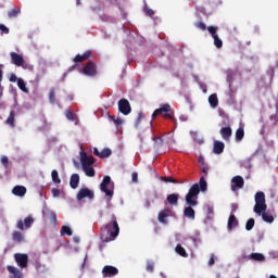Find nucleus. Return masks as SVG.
<instances>
[{
	"instance_id": "1",
	"label": "nucleus",
	"mask_w": 278,
	"mask_h": 278,
	"mask_svg": "<svg viewBox=\"0 0 278 278\" xmlns=\"http://www.w3.org/2000/svg\"><path fill=\"white\" fill-rule=\"evenodd\" d=\"M118 233H121V227H118L116 215L113 214L111 215V222L101 228L100 238L102 242H112V240L118 238Z\"/></svg>"
},
{
	"instance_id": "2",
	"label": "nucleus",
	"mask_w": 278,
	"mask_h": 278,
	"mask_svg": "<svg viewBox=\"0 0 278 278\" xmlns=\"http://www.w3.org/2000/svg\"><path fill=\"white\" fill-rule=\"evenodd\" d=\"M199 192H201V188L199 187V184H194L189 189V192L186 194L185 201L187 205H191V206L199 205V202L197 201V199H199Z\"/></svg>"
},
{
	"instance_id": "3",
	"label": "nucleus",
	"mask_w": 278,
	"mask_h": 278,
	"mask_svg": "<svg viewBox=\"0 0 278 278\" xmlns=\"http://www.w3.org/2000/svg\"><path fill=\"white\" fill-rule=\"evenodd\" d=\"M160 114L163 115V118H166L167 121H174V116H173V111L170 110V104L165 103L162 104L160 109H156L153 113H152V121H155V118H157V116H160Z\"/></svg>"
},
{
	"instance_id": "4",
	"label": "nucleus",
	"mask_w": 278,
	"mask_h": 278,
	"mask_svg": "<svg viewBox=\"0 0 278 278\" xmlns=\"http://www.w3.org/2000/svg\"><path fill=\"white\" fill-rule=\"evenodd\" d=\"M266 208H267L266 195L262 191L256 192L255 193V205H254L255 214L262 215V212H266Z\"/></svg>"
},
{
	"instance_id": "5",
	"label": "nucleus",
	"mask_w": 278,
	"mask_h": 278,
	"mask_svg": "<svg viewBox=\"0 0 278 278\" xmlns=\"http://www.w3.org/2000/svg\"><path fill=\"white\" fill-rule=\"evenodd\" d=\"M101 192H104L105 197L112 199L114 197V184L112 182V178L110 176H105L100 184Z\"/></svg>"
},
{
	"instance_id": "6",
	"label": "nucleus",
	"mask_w": 278,
	"mask_h": 278,
	"mask_svg": "<svg viewBox=\"0 0 278 278\" xmlns=\"http://www.w3.org/2000/svg\"><path fill=\"white\" fill-rule=\"evenodd\" d=\"M118 111L121 114H124V116H128V114H131V104H129V100L123 98L118 101Z\"/></svg>"
},
{
	"instance_id": "7",
	"label": "nucleus",
	"mask_w": 278,
	"mask_h": 278,
	"mask_svg": "<svg viewBox=\"0 0 278 278\" xmlns=\"http://www.w3.org/2000/svg\"><path fill=\"white\" fill-rule=\"evenodd\" d=\"M83 73L87 77H96V75H97V64L94 63V61L87 62V64L83 68Z\"/></svg>"
},
{
	"instance_id": "8",
	"label": "nucleus",
	"mask_w": 278,
	"mask_h": 278,
	"mask_svg": "<svg viewBox=\"0 0 278 278\" xmlns=\"http://www.w3.org/2000/svg\"><path fill=\"white\" fill-rule=\"evenodd\" d=\"M14 260L20 268H27V264H29V255L27 254L15 253Z\"/></svg>"
},
{
	"instance_id": "9",
	"label": "nucleus",
	"mask_w": 278,
	"mask_h": 278,
	"mask_svg": "<svg viewBox=\"0 0 278 278\" xmlns=\"http://www.w3.org/2000/svg\"><path fill=\"white\" fill-rule=\"evenodd\" d=\"M34 225V217L28 216L24 219H20L16 223V228L20 229L21 231H24V229H29Z\"/></svg>"
},
{
	"instance_id": "10",
	"label": "nucleus",
	"mask_w": 278,
	"mask_h": 278,
	"mask_svg": "<svg viewBox=\"0 0 278 278\" xmlns=\"http://www.w3.org/2000/svg\"><path fill=\"white\" fill-rule=\"evenodd\" d=\"M244 188V178L242 176H235L231 178V191L236 192L237 190H240Z\"/></svg>"
},
{
	"instance_id": "11",
	"label": "nucleus",
	"mask_w": 278,
	"mask_h": 278,
	"mask_svg": "<svg viewBox=\"0 0 278 278\" xmlns=\"http://www.w3.org/2000/svg\"><path fill=\"white\" fill-rule=\"evenodd\" d=\"M102 275L104 278L106 277H116L118 275V268L112 266V265H105L102 268Z\"/></svg>"
},
{
	"instance_id": "12",
	"label": "nucleus",
	"mask_w": 278,
	"mask_h": 278,
	"mask_svg": "<svg viewBox=\"0 0 278 278\" xmlns=\"http://www.w3.org/2000/svg\"><path fill=\"white\" fill-rule=\"evenodd\" d=\"M10 58H11V63H13L15 66H18V67L25 66V59L23 58V55L16 52H11Z\"/></svg>"
},
{
	"instance_id": "13",
	"label": "nucleus",
	"mask_w": 278,
	"mask_h": 278,
	"mask_svg": "<svg viewBox=\"0 0 278 278\" xmlns=\"http://www.w3.org/2000/svg\"><path fill=\"white\" fill-rule=\"evenodd\" d=\"M84 199H94V192L88 188H81L77 193V200L81 201Z\"/></svg>"
},
{
	"instance_id": "14",
	"label": "nucleus",
	"mask_w": 278,
	"mask_h": 278,
	"mask_svg": "<svg viewBox=\"0 0 278 278\" xmlns=\"http://www.w3.org/2000/svg\"><path fill=\"white\" fill-rule=\"evenodd\" d=\"M173 214V211L170 208H164L159 213V223H162V225H168V216Z\"/></svg>"
},
{
	"instance_id": "15",
	"label": "nucleus",
	"mask_w": 278,
	"mask_h": 278,
	"mask_svg": "<svg viewBox=\"0 0 278 278\" xmlns=\"http://www.w3.org/2000/svg\"><path fill=\"white\" fill-rule=\"evenodd\" d=\"M80 162H81V166H92V164H94V162H97V160L94 159V156L92 155H89L87 156L86 155V152H83L80 154Z\"/></svg>"
},
{
	"instance_id": "16",
	"label": "nucleus",
	"mask_w": 278,
	"mask_h": 278,
	"mask_svg": "<svg viewBox=\"0 0 278 278\" xmlns=\"http://www.w3.org/2000/svg\"><path fill=\"white\" fill-rule=\"evenodd\" d=\"M219 134L223 140H225L226 142H229V140H231V135L233 134V131L231 130V127L227 126V127H222L219 130Z\"/></svg>"
},
{
	"instance_id": "17",
	"label": "nucleus",
	"mask_w": 278,
	"mask_h": 278,
	"mask_svg": "<svg viewBox=\"0 0 278 278\" xmlns=\"http://www.w3.org/2000/svg\"><path fill=\"white\" fill-rule=\"evenodd\" d=\"M157 199V194L156 193H152L149 194L143 203V207H146V210H150L151 205L153 203H155V200Z\"/></svg>"
},
{
	"instance_id": "18",
	"label": "nucleus",
	"mask_w": 278,
	"mask_h": 278,
	"mask_svg": "<svg viewBox=\"0 0 278 278\" xmlns=\"http://www.w3.org/2000/svg\"><path fill=\"white\" fill-rule=\"evenodd\" d=\"M92 55V51L87 50L84 54H77L74 58V62L79 63V62H86V60H89V58Z\"/></svg>"
},
{
	"instance_id": "19",
	"label": "nucleus",
	"mask_w": 278,
	"mask_h": 278,
	"mask_svg": "<svg viewBox=\"0 0 278 278\" xmlns=\"http://www.w3.org/2000/svg\"><path fill=\"white\" fill-rule=\"evenodd\" d=\"M225 151V143L222 141H215L213 147V153L220 155Z\"/></svg>"
},
{
	"instance_id": "20",
	"label": "nucleus",
	"mask_w": 278,
	"mask_h": 278,
	"mask_svg": "<svg viewBox=\"0 0 278 278\" xmlns=\"http://www.w3.org/2000/svg\"><path fill=\"white\" fill-rule=\"evenodd\" d=\"M7 270L9 273H11V275H13L12 278H23V273H21V270H18V268H16V267H14L12 265H9L7 267Z\"/></svg>"
},
{
	"instance_id": "21",
	"label": "nucleus",
	"mask_w": 278,
	"mask_h": 278,
	"mask_svg": "<svg viewBox=\"0 0 278 278\" xmlns=\"http://www.w3.org/2000/svg\"><path fill=\"white\" fill-rule=\"evenodd\" d=\"M70 186L73 190L79 187V174H73L70 178Z\"/></svg>"
},
{
	"instance_id": "22",
	"label": "nucleus",
	"mask_w": 278,
	"mask_h": 278,
	"mask_svg": "<svg viewBox=\"0 0 278 278\" xmlns=\"http://www.w3.org/2000/svg\"><path fill=\"white\" fill-rule=\"evenodd\" d=\"M12 192L15 197H23L24 194H27V188L23 186H15Z\"/></svg>"
},
{
	"instance_id": "23",
	"label": "nucleus",
	"mask_w": 278,
	"mask_h": 278,
	"mask_svg": "<svg viewBox=\"0 0 278 278\" xmlns=\"http://www.w3.org/2000/svg\"><path fill=\"white\" fill-rule=\"evenodd\" d=\"M184 215L186 216V218H190V220H194L195 213H194V208H192V205L185 207Z\"/></svg>"
},
{
	"instance_id": "24",
	"label": "nucleus",
	"mask_w": 278,
	"mask_h": 278,
	"mask_svg": "<svg viewBox=\"0 0 278 278\" xmlns=\"http://www.w3.org/2000/svg\"><path fill=\"white\" fill-rule=\"evenodd\" d=\"M65 116L67 121H72L73 123H75V125H79V117H77V114L73 113V111L67 110L65 112Z\"/></svg>"
},
{
	"instance_id": "25",
	"label": "nucleus",
	"mask_w": 278,
	"mask_h": 278,
	"mask_svg": "<svg viewBox=\"0 0 278 278\" xmlns=\"http://www.w3.org/2000/svg\"><path fill=\"white\" fill-rule=\"evenodd\" d=\"M249 258L253 262H266V256H264L262 253H251Z\"/></svg>"
},
{
	"instance_id": "26",
	"label": "nucleus",
	"mask_w": 278,
	"mask_h": 278,
	"mask_svg": "<svg viewBox=\"0 0 278 278\" xmlns=\"http://www.w3.org/2000/svg\"><path fill=\"white\" fill-rule=\"evenodd\" d=\"M16 118V112L11 111L9 114V117L7 118L5 123L9 125V127H15V119Z\"/></svg>"
},
{
	"instance_id": "27",
	"label": "nucleus",
	"mask_w": 278,
	"mask_h": 278,
	"mask_svg": "<svg viewBox=\"0 0 278 278\" xmlns=\"http://www.w3.org/2000/svg\"><path fill=\"white\" fill-rule=\"evenodd\" d=\"M12 240H13V242H18V243H21V242H24L25 236H23L21 231L15 230V231H13V233H12Z\"/></svg>"
},
{
	"instance_id": "28",
	"label": "nucleus",
	"mask_w": 278,
	"mask_h": 278,
	"mask_svg": "<svg viewBox=\"0 0 278 278\" xmlns=\"http://www.w3.org/2000/svg\"><path fill=\"white\" fill-rule=\"evenodd\" d=\"M167 202L169 205H178L179 203V194L177 193H172L167 195Z\"/></svg>"
},
{
	"instance_id": "29",
	"label": "nucleus",
	"mask_w": 278,
	"mask_h": 278,
	"mask_svg": "<svg viewBox=\"0 0 278 278\" xmlns=\"http://www.w3.org/2000/svg\"><path fill=\"white\" fill-rule=\"evenodd\" d=\"M83 170L87 177H94L96 175L94 167L90 165H83Z\"/></svg>"
},
{
	"instance_id": "30",
	"label": "nucleus",
	"mask_w": 278,
	"mask_h": 278,
	"mask_svg": "<svg viewBox=\"0 0 278 278\" xmlns=\"http://www.w3.org/2000/svg\"><path fill=\"white\" fill-rule=\"evenodd\" d=\"M233 227H238V218H236V215L231 214L228 218V229L231 231Z\"/></svg>"
},
{
	"instance_id": "31",
	"label": "nucleus",
	"mask_w": 278,
	"mask_h": 278,
	"mask_svg": "<svg viewBox=\"0 0 278 278\" xmlns=\"http://www.w3.org/2000/svg\"><path fill=\"white\" fill-rule=\"evenodd\" d=\"M208 103L211 108H218V96L213 93L208 97Z\"/></svg>"
},
{
	"instance_id": "32",
	"label": "nucleus",
	"mask_w": 278,
	"mask_h": 278,
	"mask_svg": "<svg viewBox=\"0 0 278 278\" xmlns=\"http://www.w3.org/2000/svg\"><path fill=\"white\" fill-rule=\"evenodd\" d=\"M175 251L181 257H188V252H186V249H184V247H181V244L178 243L175 248Z\"/></svg>"
},
{
	"instance_id": "33",
	"label": "nucleus",
	"mask_w": 278,
	"mask_h": 278,
	"mask_svg": "<svg viewBox=\"0 0 278 278\" xmlns=\"http://www.w3.org/2000/svg\"><path fill=\"white\" fill-rule=\"evenodd\" d=\"M154 149H162L164 147V139L162 137H153Z\"/></svg>"
},
{
	"instance_id": "34",
	"label": "nucleus",
	"mask_w": 278,
	"mask_h": 278,
	"mask_svg": "<svg viewBox=\"0 0 278 278\" xmlns=\"http://www.w3.org/2000/svg\"><path fill=\"white\" fill-rule=\"evenodd\" d=\"M262 218L265 223H274L275 217H273V215L266 213V211H262Z\"/></svg>"
},
{
	"instance_id": "35",
	"label": "nucleus",
	"mask_w": 278,
	"mask_h": 278,
	"mask_svg": "<svg viewBox=\"0 0 278 278\" xmlns=\"http://www.w3.org/2000/svg\"><path fill=\"white\" fill-rule=\"evenodd\" d=\"M17 87L20 88V90H22V92H29V89H27V86L25 84V80H23V78L17 79Z\"/></svg>"
},
{
	"instance_id": "36",
	"label": "nucleus",
	"mask_w": 278,
	"mask_h": 278,
	"mask_svg": "<svg viewBox=\"0 0 278 278\" xmlns=\"http://www.w3.org/2000/svg\"><path fill=\"white\" fill-rule=\"evenodd\" d=\"M51 177H52L53 184H62V180L60 179V174L58 173V169H53L51 172Z\"/></svg>"
},
{
	"instance_id": "37",
	"label": "nucleus",
	"mask_w": 278,
	"mask_h": 278,
	"mask_svg": "<svg viewBox=\"0 0 278 278\" xmlns=\"http://www.w3.org/2000/svg\"><path fill=\"white\" fill-rule=\"evenodd\" d=\"M21 14V9L20 8H14L13 10L8 12L9 18H16Z\"/></svg>"
},
{
	"instance_id": "38",
	"label": "nucleus",
	"mask_w": 278,
	"mask_h": 278,
	"mask_svg": "<svg viewBox=\"0 0 278 278\" xmlns=\"http://www.w3.org/2000/svg\"><path fill=\"white\" fill-rule=\"evenodd\" d=\"M244 138V128H239L236 131V141L241 142V140Z\"/></svg>"
},
{
	"instance_id": "39",
	"label": "nucleus",
	"mask_w": 278,
	"mask_h": 278,
	"mask_svg": "<svg viewBox=\"0 0 278 278\" xmlns=\"http://www.w3.org/2000/svg\"><path fill=\"white\" fill-rule=\"evenodd\" d=\"M60 233L61 236H73V230L68 226H62Z\"/></svg>"
},
{
	"instance_id": "40",
	"label": "nucleus",
	"mask_w": 278,
	"mask_h": 278,
	"mask_svg": "<svg viewBox=\"0 0 278 278\" xmlns=\"http://www.w3.org/2000/svg\"><path fill=\"white\" fill-rule=\"evenodd\" d=\"M199 184H200V186H199L200 190H201L202 192H205V190H207V181H205V176H202V177L200 178Z\"/></svg>"
},
{
	"instance_id": "41",
	"label": "nucleus",
	"mask_w": 278,
	"mask_h": 278,
	"mask_svg": "<svg viewBox=\"0 0 278 278\" xmlns=\"http://www.w3.org/2000/svg\"><path fill=\"white\" fill-rule=\"evenodd\" d=\"M109 118L114 123V125H116V127H121V125H123V119L121 117L109 115Z\"/></svg>"
},
{
	"instance_id": "42",
	"label": "nucleus",
	"mask_w": 278,
	"mask_h": 278,
	"mask_svg": "<svg viewBox=\"0 0 278 278\" xmlns=\"http://www.w3.org/2000/svg\"><path fill=\"white\" fill-rule=\"evenodd\" d=\"M48 218L51 225H58V215L55 214V212H50Z\"/></svg>"
},
{
	"instance_id": "43",
	"label": "nucleus",
	"mask_w": 278,
	"mask_h": 278,
	"mask_svg": "<svg viewBox=\"0 0 278 278\" xmlns=\"http://www.w3.org/2000/svg\"><path fill=\"white\" fill-rule=\"evenodd\" d=\"M110 155H112V150L110 148H104L101 152H100V157L103 160L105 157H110Z\"/></svg>"
},
{
	"instance_id": "44",
	"label": "nucleus",
	"mask_w": 278,
	"mask_h": 278,
	"mask_svg": "<svg viewBox=\"0 0 278 278\" xmlns=\"http://www.w3.org/2000/svg\"><path fill=\"white\" fill-rule=\"evenodd\" d=\"M206 29L211 34L212 38H216V36H218V26H208Z\"/></svg>"
},
{
	"instance_id": "45",
	"label": "nucleus",
	"mask_w": 278,
	"mask_h": 278,
	"mask_svg": "<svg viewBox=\"0 0 278 278\" xmlns=\"http://www.w3.org/2000/svg\"><path fill=\"white\" fill-rule=\"evenodd\" d=\"M213 40L216 49H223V40L220 39V37H218V35L213 37Z\"/></svg>"
},
{
	"instance_id": "46",
	"label": "nucleus",
	"mask_w": 278,
	"mask_h": 278,
	"mask_svg": "<svg viewBox=\"0 0 278 278\" xmlns=\"http://www.w3.org/2000/svg\"><path fill=\"white\" fill-rule=\"evenodd\" d=\"M253 227H255V219L254 218L248 219V222L245 224L247 231H251V229H253Z\"/></svg>"
},
{
	"instance_id": "47",
	"label": "nucleus",
	"mask_w": 278,
	"mask_h": 278,
	"mask_svg": "<svg viewBox=\"0 0 278 278\" xmlns=\"http://www.w3.org/2000/svg\"><path fill=\"white\" fill-rule=\"evenodd\" d=\"M49 101L51 103V105H55V89H50L49 92Z\"/></svg>"
},
{
	"instance_id": "48",
	"label": "nucleus",
	"mask_w": 278,
	"mask_h": 278,
	"mask_svg": "<svg viewBox=\"0 0 278 278\" xmlns=\"http://www.w3.org/2000/svg\"><path fill=\"white\" fill-rule=\"evenodd\" d=\"M162 181H165V184H179V181L173 177H161Z\"/></svg>"
},
{
	"instance_id": "49",
	"label": "nucleus",
	"mask_w": 278,
	"mask_h": 278,
	"mask_svg": "<svg viewBox=\"0 0 278 278\" xmlns=\"http://www.w3.org/2000/svg\"><path fill=\"white\" fill-rule=\"evenodd\" d=\"M194 27H197V29H201V31H205L207 29V25L203 22H195Z\"/></svg>"
},
{
	"instance_id": "50",
	"label": "nucleus",
	"mask_w": 278,
	"mask_h": 278,
	"mask_svg": "<svg viewBox=\"0 0 278 278\" xmlns=\"http://www.w3.org/2000/svg\"><path fill=\"white\" fill-rule=\"evenodd\" d=\"M143 12L147 16H153L155 14L152 9H149V5H147V3L143 7Z\"/></svg>"
},
{
	"instance_id": "51",
	"label": "nucleus",
	"mask_w": 278,
	"mask_h": 278,
	"mask_svg": "<svg viewBox=\"0 0 278 278\" xmlns=\"http://www.w3.org/2000/svg\"><path fill=\"white\" fill-rule=\"evenodd\" d=\"M3 65H0V67ZM1 81H3V71L0 70V99L3 97V85H1Z\"/></svg>"
},
{
	"instance_id": "52",
	"label": "nucleus",
	"mask_w": 278,
	"mask_h": 278,
	"mask_svg": "<svg viewBox=\"0 0 278 278\" xmlns=\"http://www.w3.org/2000/svg\"><path fill=\"white\" fill-rule=\"evenodd\" d=\"M1 164L4 165V168H8L9 164H10V160L8 159V156L1 157Z\"/></svg>"
},
{
	"instance_id": "53",
	"label": "nucleus",
	"mask_w": 278,
	"mask_h": 278,
	"mask_svg": "<svg viewBox=\"0 0 278 278\" xmlns=\"http://www.w3.org/2000/svg\"><path fill=\"white\" fill-rule=\"evenodd\" d=\"M154 267H155V265H154L153 263L149 262V263L147 264L146 269L148 270V273H153Z\"/></svg>"
},
{
	"instance_id": "54",
	"label": "nucleus",
	"mask_w": 278,
	"mask_h": 278,
	"mask_svg": "<svg viewBox=\"0 0 278 278\" xmlns=\"http://www.w3.org/2000/svg\"><path fill=\"white\" fill-rule=\"evenodd\" d=\"M0 31H2V34H10V28L3 24H0Z\"/></svg>"
},
{
	"instance_id": "55",
	"label": "nucleus",
	"mask_w": 278,
	"mask_h": 278,
	"mask_svg": "<svg viewBox=\"0 0 278 278\" xmlns=\"http://www.w3.org/2000/svg\"><path fill=\"white\" fill-rule=\"evenodd\" d=\"M198 163L200 164V166H206L207 164L205 163V159L203 157V155H200L198 159Z\"/></svg>"
},
{
	"instance_id": "56",
	"label": "nucleus",
	"mask_w": 278,
	"mask_h": 278,
	"mask_svg": "<svg viewBox=\"0 0 278 278\" xmlns=\"http://www.w3.org/2000/svg\"><path fill=\"white\" fill-rule=\"evenodd\" d=\"M9 80L14 84L18 81V77H16V74H11Z\"/></svg>"
},
{
	"instance_id": "57",
	"label": "nucleus",
	"mask_w": 278,
	"mask_h": 278,
	"mask_svg": "<svg viewBox=\"0 0 278 278\" xmlns=\"http://www.w3.org/2000/svg\"><path fill=\"white\" fill-rule=\"evenodd\" d=\"M52 197H60V189H51Z\"/></svg>"
},
{
	"instance_id": "58",
	"label": "nucleus",
	"mask_w": 278,
	"mask_h": 278,
	"mask_svg": "<svg viewBox=\"0 0 278 278\" xmlns=\"http://www.w3.org/2000/svg\"><path fill=\"white\" fill-rule=\"evenodd\" d=\"M131 179H132L134 184H138V173L134 172L131 174Z\"/></svg>"
},
{
	"instance_id": "59",
	"label": "nucleus",
	"mask_w": 278,
	"mask_h": 278,
	"mask_svg": "<svg viewBox=\"0 0 278 278\" xmlns=\"http://www.w3.org/2000/svg\"><path fill=\"white\" fill-rule=\"evenodd\" d=\"M236 212H238V203H232L231 204V213L236 214Z\"/></svg>"
},
{
	"instance_id": "60",
	"label": "nucleus",
	"mask_w": 278,
	"mask_h": 278,
	"mask_svg": "<svg viewBox=\"0 0 278 278\" xmlns=\"http://www.w3.org/2000/svg\"><path fill=\"white\" fill-rule=\"evenodd\" d=\"M207 170H210V167L207 165H202V173H204V177H207Z\"/></svg>"
},
{
	"instance_id": "61",
	"label": "nucleus",
	"mask_w": 278,
	"mask_h": 278,
	"mask_svg": "<svg viewBox=\"0 0 278 278\" xmlns=\"http://www.w3.org/2000/svg\"><path fill=\"white\" fill-rule=\"evenodd\" d=\"M215 263H216V261L214 260V254H212L208 260V266H214Z\"/></svg>"
},
{
	"instance_id": "62",
	"label": "nucleus",
	"mask_w": 278,
	"mask_h": 278,
	"mask_svg": "<svg viewBox=\"0 0 278 278\" xmlns=\"http://www.w3.org/2000/svg\"><path fill=\"white\" fill-rule=\"evenodd\" d=\"M93 155H97V157H101V152L99 151V149H93Z\"/></svg>"
},
{
	"instance_id": "63",
	"label": "nucleus",
	"mask_w": 278,
	"mask_h": 278,
	"mask_svg": "<svg viewBox=\"0 0 278 278\" xmlns=\"http://www.w3.org/2000/svg\"><path fill=\"white\" fill-rule=\"evenodd\" d=\"M160 275H161L162 278H166V274L165 273L161 271Z\"/></svg>"
},
{
	"instance_id": "64",
	"label": "nucleus",
	"mask_w": 278,
	"mask_h": 278,
	"mask_svg": "<svg viewBox=\"0 0 278 278\" xmlns=\"http://www.w3.org/2000/svg\"><path fill=\"white\" fill-rule=\"evenodd\" d=\"M123 18H127V13H122Z\"/></svg>"
}]
</instances>
